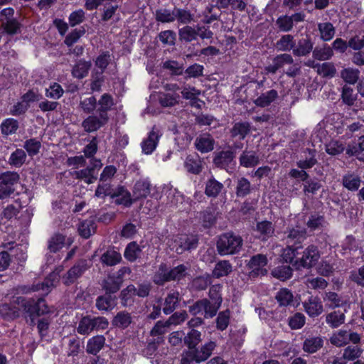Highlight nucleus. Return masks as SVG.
Returning <instances> with one entry per match:
<instances>
[{
	"label": "nucleus",
	"mask_w": 364,
	"mask_h": 364,
	"mask_svg": "<svg viewBox=\"0 0 364 364\" xmlns=\"http://www.w3.org/2000/svg\"><path fill=\"white\" fill-rule=\"evenodd\" d=\"M216 348L214 341H208L191 350H185L181 354V364H199L207 360Z\"/></svg>",
	"instance_id": "nucleus-1"
},
{
	"label": "nucleus",
	"mask_w": 364,
	"mask_h": 364,
	"mask_svg": "<svg viewBox=\"0 0 364 364\" xmlns=\"http://www.w3.org/2000/svg\"><path fill=\"white\" fill-rule=\"evenodd\" d=\"M242 245V237L232 232L220 235L216 242L217 252L220 256L237 254Z\"/></svg>",
	"instance_id": "nucleus-2"
},
{
	"label": "nucleus",
	"mask_w": 364,
	"mask_h": 364,
	"mask_svg": "<svg viewBox=\"0 0 364 364\" xmlns=\"http://www.w3.org/2000/svg\"><path fill=\"white\" fill-rule=\"evenodd\" d=\"M108 320L103 316H85L79 321L77 331L80 335H89L93 331L105 330Z\"/></svg>",
	"instance_id": "nucleus-3"
},
{
	"label": "nucleus",
	"mask_w": 364,
	"mask_h": 364,
	"mask_svg": "<svg viewBox=\"0 0 364 364\" xmlns=\"http://www.w3.org/2000/svg\"><path fill=\"white\" fill-rule=\"evenodd\" d=\"M15 303L22 308L23 311L28 314L31 316L34 314L40 316L49 312L45 301L42 299L35 301L33 299L18 296L15 299Z\"/></svg>",
	"instance_id": "nucleus-4"
},
{
	"label": "nucleus",
	"mask_w": 364,
	"mask_h": 364,
	"mask_svg": "<svg viewBox=\"0 0 364 364\" xmlns=\"http://www.w3.org/2000/svg\"><path fill=\"white\" fill-rule=\"evenodd\" d=\"M320 256L317 246L310 245L303 251L301 257L295 259L294 266L296 269H311L316 264Z\"/></svg>",
	"instance_id": "nucleus-5"
},
{
	"label": "nucleus",
	"mask_w": 364,
	"mask_h": 364,
	"mask_svg": "<svg viewBox=\"0 0 364 364\" xmlns=\"http://www.w3.org/2000/svg\"><path fill=\"white\" fill-rule=\"evenodd\" d=\"M284 235L283 240L286 245L299 250L303 247V242L307 238L306 229L299 226L288 228Z\"/></svg>",
	"instance_id": "nucleus-6"
},
{
	"label": "nucleus",
	"mask_w": 364,
	"mask_h": 364,
	"mask_svg": "<svg viewBox=\"0 0 364 364\" xmlns=\"http://www.w3.org/2000/svg\"><path fill=\"white\" fill-rule=\"evenodd\" d=\"M102 166V163L100 159H92L90 160V166L79 171L71 172V176L79 180L84 181L87 184L93 183L97 180V176L95 173V170H100Z\"/></svg>",
	"instance_id": "nucleus-7"
},
{
	"label": "nucleus",
	"mask_w": 364,
	"mask_h": 364,
	"mask_svg": "<svg viewBox=\"0 0 364 364\" xmlns=\"http://www.w3.org/2000/svg\"><path fill=\"white\" fill-rule=\"evenodd\" d=\"M305 14L303 12L294 13L291 16L282 15L277 18L275 24L280 31L289 32L294 28V23L303 22Z\"/></svg>",
	"instance_id": "nucleus-8"
},
{
	"label": "nucleus",
	"mask_w": 364,
	"mask_h": 364,
	"mask_svg": "<svg viewBox=\"0 0 364 364\" xmlns=\"http://www.w3.org/2000/svg\"><path fill=\"white\" fill-rule=\"evenodd\" d=\"M109 117L107 114H100L98 115H89L82 122V127L84 131L88 133L99 130L101 127L107 124Z\"/></svg>",
	"instance_id": "nucleus-9"
},
{
	"label": "nucleus",
	"mask_w": 364,
	"mask_h": 364,
	"mask_svg": "<svg viewBox=\"0 0 364 364\" xmlns=\"http://www.w3.org/2000/svg\"><path fill=\"white\" fill-rule=\"evenodd\" d=\"M173 247L178 254H182L185 251H191L196 249L198 244V239L194 235H179L174 241Z\"/></svg>",
	"instance_id": "nucleus-10"
},
{
	"label": "nucleus",
	"mask_w": 364,
	"mask_h": 364,
	"mask_svg": "<svg viewBox=\"0 0 364 364\" xmlns=\"http://www.w3.org/2000/svg\"><path fill=\"white\" fill-rule=\"evenodd\" d=\"M88 268L89 266L86 260L78 261L63 277V284L66 286L73 284Z\"/></svg>",
	"instance_id": "nucleus-11"
},
{
	"label": "nucleus",
	"mask_w": 364,
	"mask_h": 364,
	"mask_svg": "<svg viewBox=\"0 0 364 364\" xmlns=\"http://www.w3.org/2000/svg\"><path fill=\"white\" fill-rule=\"evenodd\" d=\"M267 257L265 255L257 254L252 256L247 263V266L252 271L250 272V277H255L260 274L264 275L267 270L263 267L267 264Z\"/></svg>",
	"instance_id": "nucleus-12"
},
{
	"label": "nucleus",
	"mask_w": 364,
	"mask_h": 364,
	"mask_svg": "<svg viewBox=\"0 0 364 364\" xmlns=\"http://www.w3.org/2000/svg\"><path fill=\"white\" fill-rule=\"evenodd\" d=\"M62 270L63 267L61 266L56 267V269L50 273L42 283L36 284L33 287V290H42L45 292L46 294H48V292H50V290L59 282V274L62 272Z\"/></svg>",
	"instance_id": "nucleus-13"
},
{
	"label": "nucleus",
	"mask_w": 364,
	"mask_h": 364,
	"mask_svg": "<svg viewBox=\"0 0 364 364\" xmlns=\"http://www.w3.org/2000/svg\"><path fill=\"white\" fill-rule=\"evenodd\" d=\"M161 133L154 126L149 133L148 137L142 141L141 144L142 152L145 154H151L156 148Z\"/></svg>",
	"instance_id": "nucleus-14"
},
{
	"label": "nucleus",
	"mask_w": 364,
	"mask_h": 364,
	"mask_svg": "<svg viewBox=\"0 0 364 364\" xmlns=\"http://www.w3.org/2000/svg\"><path fill=\"white\" fill-rule=\"evenodd\" d=\"M15 299L10 304L0 305V316L5 320H14L20 316L22 308L15 303Z\"/></svg>",
	"instance_id": "nucleus-15"
},
{
	"label": "nucleus",
	"mask_w": 364,
	"mask_h": 364,
	"mask_svg": "<svg viewBox=\"0 0 364 364\" xmlns=\"http://www.w3.org/2000/svg\"><path fill=\"white\" fill-rule=\"evenodd\" d=\"M294 63L293 57L288 53H283L276 55L272 63L265 68V70L272 74H275L277 71L284 65H291Z\"/></svg>",
	"instance_id": "nucleus-16"
},
{
	"label": "nucleus",
	"mask_w": 364,
	"mask_h": 364,
	"mask_svg": "<svg viewBox=\"0 0 364 364\" xmlns=\"http://www.w3.org/2000/svg\"><path fill=\"white\" fill-rule=\"evenodd\" d=\"M151 183L147 179H141L136 182L134 186L132 195L134 200L146 198L151 193Z\"/></svg>",
	"instance_id": "nucleus-17"
},
{
	"label": "nucleus",
	"mask_w": 364,
	"mask_h": 364,
	"mask_svg": "<svg viewBox=\"0 0 364 364\" xmlns=\"http://www.w3.org/2000/svg\"><path fill=\"white\" fill-rule=\"evenodd\" d=\"M112 198L115 199V203L123 205L126 207H130L133 203L136 202L132 196L130 192L123 186L118 187L112 195Z\"/></svg>",
	"instance_id": "nucleus-18"
},
{
	"label": "nucleus",
	"mask_w": 364,
	"mask_h": 364,
	"mask_svg": "<svg viewBox=\"0 0 364 364\" xmlns=\"http://www.w3.org/2000/svg\"><path fill=\"white\" fill-rule=\"evenodd\" d=\"M346 312V309L343 311L338 309L326 314L325 315V321L326 324L331 328H338L345 323Z\"/></svg>",
	"instance_id": "nucleus-19"
},
{
	"label": "nucleus",
	"mask_w": 364,
	"mask_h": 364,
	"mask_svg": "<svg viewBox=\"0 0 364 364\" xmlns=\"http://www.w3.org/2000/svg\"><path fill=\"white\" fill-rule=\"evenodd\" d=\"M235 157V153L231 150L221 151L215 153L214 164L220 168H226Z\"/></svg>",
	"instance_id": "nucleus-20"
},
{
	"label": "nucleus",
	"mask_w": 364,
	"mask_h": 364,
	"mask_svg": "<svg viewBox=\"0 0 364 364\" xmlns=\"http://www.w3.org/2000/svg\"><path fill=\"white\" fill-rule=\"evenodd\" d=\"M215 141L208 134H203L198 136L195 141V146L201 153L211 151L214 149Z\"/></svg>",
	"instance_id": "nucleus-21"
},
{
	"label": "nucleus",
	"mask_w": 364,
	"mask_h": 364,
	"mask_svg": "<svg viewBox=\"0 0 364 364\" xmlns=\"http://www.w3.org/2000/svg\"><path fill=\"white\" fill-rule=\"evenodd\" d=\"M152 281L159 286H163L166 282H171L170 267L166 264L161 263L154 273Z\"/></svg>",
	"instance_id": "nucleus-22"
},
{
	"label": "nucleus",
	"mask_w": 364,
	"mask_h": 364,
	"mask_svg": "<svg viewBox=\"0 0 364 364\" xmlns=\"http://www.w3.org/2000/svg\"><path fill=\"white\" fill-rule=\"evenodd\" d=\"M305 311L310 317L319 316L323 311V307L317 297H310L303 304Z\"/></svg>",
	"instance_id": "nucleus-23"
},
{
	"label": "nucleus",
	"mask_w": 364,
	"mask_h": 364,
	"mask_svg": "<svg viewBox=\"0 0 364 364\" xmlns=\"http://www.w3.org/2000/svg\"><path fill=\"white\" fill-rule=\"evenodd\" d=\"M313 46L310 37L301 38L294 46L293 55L297 57L306 56L313 50Z\"/></svg>",
	"instance_id": "nucleus-24"
},
{
	"label": "nucleus",
	"mask_w": 364,
	"mask_h": 364,
	"mask_svg": "<svg viewBox=\"0 0 364 364\" xmlns=\"http://www.w3.org/2000/svg\"><path fill=\"white\" fill-rule=\"evenodd\" d=\"M224 188V185L213 176L208 178L205 183V194L208 197L217 198Z\"/></svg>",
	"instance_id": "nucleus-25"
},
{
	"label": "nucleus",
	"mask_w": 364,
	"mask_h": 364,
	"mask_svg": "<svg viewBox=\"0 0 364 364\" xmlns=\"http://www.w3.org/2000/svg\"><path fill=\"white\" fill-rule=\"evenodd\" d=\"M240 166L245 168H252L257 166L259 163L258 154L252 150H245L241 154L240 158Z\"/></svg>",
	"instance_id": "nucleus-26"
},
{
	"label": "nucleus",
	"mask_w": 364,
	"mask_h": 364,
	"mask_svg": "<svg viewBox=\"0 0 364 364\" xmlns=\"http://www.w3.org/2000/svg\"><path fill=\"white\" fill-rule=\"evenodd\" d=\"M179 293L177 291H171L164 299L163 312L166 315L171 314L178 306L179 303Z\"/></svg>",
	"instance_id": "nucleus-27"
},
{
	"label": "nucleus",
	"mask_w": 364,
	"mask_h": 364,
	"mask_svg": "<svg viewBox=\"0 0 364 364\" xmlns=\"http://www.w3.org/2000/svg\"><path fill=\"white\" fill-rule=\"evenodd\" d=\"M346 154L349 156H355L360 161H364V135L359 137L357 143L348 146Z\"/></svg>",
	"instance_id": "nucleus-28"
},
{
	"label": "nucleus",
	"mask_w": 364,
	"mask_h": 364,
	"mask_svg": "<svg viewBox=\"0 0 364 364\" xmlns=\"http://www.w3.org/2000/svg\"><path fill=\"white\" fill-rule=\"evenodd\" d=\"M132 323L131 314L126 311H119L113 318L112 324L119 328L125 329Z\"/></svg>",
	"instance_id": "nucleus-29"
},
{
	"label": "nucleus",
	"mask_w": 364,
	"mask_h": 364,
	"mask_svg": "<svg viewBox=\"0 0 364 364\" xmlns=\"http://www.w3.org/2000/svg\"><path fill=\"white\" fill-rule=\"evenodd\" d=\"M256 231L259 233V238L264 241L274 235V227L272 222L264 220L257 223L256 226Z\"/></svg>",
	"instance_id": "nucleus-30"
},
{
	"label": "nucleus",
	"mask_w": 364,
	"mask_h": 364,
	"mask_svg": "<svg viewBox=\"0 0 364 364\" xmlns=\"http://www.w3.org/2000/svg\"><path fill=\"white\" fill-rule=\"evenodd\" d=\"M232 272V266L228 260L218 262L212 272L213 277L219 279L229 275Z\"/></svg>",
	"instance_id": "nucleus-31"
},
{
	"label": "nucleus",
	"mask_w": 364,
	"mask_h": 364,
	"mask_svg": "<svg viewBox=\"0 0 364 364\" xmlns=\"http://www.w3.org/2000/svg\"><path fill=\"white\" fill-rule=\"evenodd\" d=\"M105 338L103 336H95L90 338L87 343L86 351L92 355H97L104 347Z\"/></svg>",
	"instance_id": "nucleus-32"
},
{
	"label": "nucleus",
	"mask_w": 364,
	"mask_h": 364,
	"mask_svg": "<svg viewBox=\"0 0 364 364\" xmlns=\"http://www.w3.org/2000/svg\"><path fill=\"white\" fill-rule=\"evenodd\" d=\"M116 296L105 294L100 296L96 299L95 306L99 311H109L112 309L115 304Z\"/></svg>",
	"instance_id": "nucleus-33"
},
{
	"label": "nucleus",
	"mask_w": 364,
	"mask_h": 364,
	"mask_svg": "<svg viewBox=\"0 0 364 364\" xmlns=\"http://www.w3.org/2000/svg\"><path fill=\"white\" fill-rule=\"evenodd\" d=\"M198 33L196 27L187 25L178 30V37L182 42L191 43L198 39Z\"/></svg>",
	"instance_id": "nucleus-34"
},
{
	"label": "nucleus",
	"mask_w": 364,
	"mask_h": 364,
	"mask_svg": "<svg viewBox=\"0 0 364 364\" xmlns=\"http://www.w3.org/2000/svg\"><path fill=\"white\" fill-rule=\"evenodd\" d=\"M202 341V333L196 329H191L186 335L184 334L183 343L187 350H191Z\"/></svg>",
	"instance_id": "nucleus-35"
},
{
	"label": "nucleus",
	"mask_w": 364,
	"mask_h": 364,
	"mask_svg": "<svg viewBox=\"0 0 364 364\" xmlns=\"http://www.w3.org/2000/svg\"><path fill=\"white\" fill-rule=\"evenodd\" d=\"M91 66L90 61L80 60L73 66L72 75L74 77L82 79L87 75Z\"/></svg>",
	"instance_id": "nucleus-36"
},
{
	"label": "nucleus",
	"mask_w": 364,
	"mask_h": 364,
	"mask_svg": "<svg viewBox=\"0 0 364 364\" xmlns=\"http://www.w3.org/2000/svg\"><path fill=\"white\" fill-rule=\"evenodd\" d=\"M122 282L121 278L109 275L104 280L102 287L106 294H114L119 290Z\"/></svg>",
	"instance_id": "nucleus-37"
},
{
	"label": "nucleus",
	"mask_w": 364,
	"mask_h": 364,
	"mask_svg": "<svg viewBox=\"0 0 364 364\" xmlns=\"http://www.w3.org/2000/svg\"><path fill=\"white\" fill-rule=\"evenodd\" d=\"M194 19V14L187 9L174 8V20L177 21L179 23L187 26L191 23Z\"/></svg>",
	"instance_id": "nucleus-38"
},
{
	"label": "nucleus",
	"mask_w": 364,
	"mask_h": 364,
	"mask_svg": "<svg viewBox=\"0 0 364 364\" xmlns=\"http://www.w3.org/2000/svg\"><path fill=\"white\" fill-rule=\"evenodd\" d=\"M360 177L354 173L346 174L342 178L343 186L350 191H355L358 190L360 186Z\"/></svg>",
	"instance_id": "nucleus-39"
},
{
	"label": "nucleus",
	"mask_w": 364,
	"mask_h": 364,
	"mask_svg": "<svg viewBox=\"0 0 364 364\" xmlns=\"http://www.w3.org/2000/svg\"><path fill=\"white\" fill-rule=\"evenodd\" d=\"M278 97V92L275 90H270L264 93H262L258 97L254 103L260 107L269 106Z\"/></svg>",
	"instance_id": "nucleus-40"
},
{
	"label": "nucleus",
	"mask_w": 364,
	"mask_h": 364,
	"mask_svg": "<svg viewBox=\"0 0 364 364\" xmlns=\"http://www.w3.org/2000/svg\"><path fill=\"white\" fill-rule=\"evenodd\" d=\"M122 257L119 252L113 249H109L104 252L100 258L102 264L107 266H114L120 262Z\"/></svg>",
	"instance_id": "nucleus-41"
},
{
	"label": "nucleus",
	"mask_w": 364,
	"mask_h": 364,
	"mask_svg": "<svg viewBox=\"0 0 364 364\" xmlns=\"http://www.w3.org/2000/svg\"><path fill=\"white\" fill-rule=\"evenodd\" d=\"M250 132V124L248 122H237L230 130L232 137H238L239 139H244Z\"/></svg>",
	"instance_id": "nucleus-42"
},
{
	"label": "nucleus",
	"mask_w": 364,
	"mask_h": 364,
	"mask_svg": "<svg viewBox=\"0 0 364 364\" xmlns=\"http://www.w3.org/2000/svg\"><path fill=\"white\" fill-rule=\"evenodd\" d=\"M293 299V294L287 288L280 289L275 295V299L280 306H288L292 305Z\"/></svg>",
	"instance_id": "nucleus-43"
},
{
	"label": "nucleus",
	"mask_w": 364,
	"mask_h": 364,
	"mask_svg": "<svg viewBox=\"0 0 364 364\" xmlns=\"http://www.w3.org/2000/svg\"><path fill=\"white\" fill-rule=\"evenodd\" d=\"M96 225L93 220H85L80 223L78 232L80 236L87 239L95 232Z\"/></svg>",
	"instance_id": "nucleus-44"
},
{
	"label": "nucleus",
	"mask_w": 364,
	"mask_h": 364,
	"mask_svg": "<svg viewBox=\"0 0 364 364\" xmlns=\"http://www.w3.org/2000/svg\"><path fill=\"white\" fill-rule=\"evenodd\" d=\"M323 341L321 337L306 338L303 344V350L309 353H314L323 346Z\"/></svg>",
	"instance_id": "nucleus-45"
},
{
	"label": "nucleus",
	"mask_w": 364,
	"mask_h": 364,
	"mask_svg": "<svg viewBox=\"0 0 364 364\" xmlns=\"http://www.w3.org/2000/svg\"><path fill=\"white\" fill-rule=\"evenodd\" d=\"M295 46L294 38L291 34H285L282 36L276 43V46L279 50L290 51L294 50Z\"/></svg>",
	"instance_id": "nucleus-46"
},
{
	"label": "nucleus",
	"mask_w": 364,
	"mask_h": 364,
	"mask_svg": "<svg viewBox=\"0 0 364 364\" xmlns=\"http://www.w3.org/2000/svg\"><path fill=\"white\" fill-rule=\"evenodd\" d=\"M155 19L158 22L163 23H173L174 20V9L170 10L168 9H159L155 11Z\"/></svg>",
	"instance_id": "nucleus-47"
},
{
	"label": "nucleus",
	"mask_w": 364,
	"mask_h": 364,
	"mask_svg": "<svg viewBox=\"0 0 364 364\" xmlns=\"http://www.w3.org/2000/svg\"><path fill=\"white\" fill-rule=\"evenodd\" d=\"M318 29L320 33L321 38L325 41L331 40L336 32L333 24L329 22L318 23Z\"/></svg>",
	"instance_id": "nucleus-48"
},
{
	"label": "nucleus",
	"mask_w": 364,
	"mask_h": 364,
	"mask_svg": "<svg viewBox=\"0 0 364 364\" xmlns=\"http://www.w3.org/2000/svg\"><path fill=\"white\" fill-rule=\"evenodd\" d=\"M252 191L250 182L245 177L239 178L236 186V196L237 197H245L250 194Z\"/></svg>",
	"instance_id": "nucleus-49"
},
{
	"label": "nucleus",
	"mask_w": 364,
	"mask_h": 364,
	"mask_svg": "<svg viewBox=\"0 0 364 364\" xmlns=\"http://www.w3.org/2000/svg\"><path fill=\"white\" fill-rule=\"evenodd\" d=\"M65 244V237L61 234H55L48 240V249L50 252L55 253L62 249Z\"/></svg>",
	"instance_id": "nucleus-50"
},
{
	"label": "nucleus",
	"mask_w": 364,
	"mask_h": 364,
	"mask_svg": "<svg viewBox=\"0 0 364 364\" xmlns=\"http://www.w3.org/2000/svg\"><path fill=\"white\" fill-rule=\"evenodd\" d=\"M330 342L336 347H341L347 345L348 343V331L339 330L335 332L330 338Z\"/></svg>",
	"instance_id": "nucleus-51"
},
{
	"label": "nucleus",
	"mask_w": 364,
	"mask_h": 364,
	"mask_svg": "<svg viewBox=\"0 0 364 364\" xmlns=\"http://www.w3.org/2000/svg\"><path fill=\"white\" fill-rule=\"evenodd\" d=\"M306 151L309 153V158L299 160L296 162V165L301 169H309L312 168L316 164H317V159H316V150L306 149Z\"/></svg>",
	"instance_id": "nucleus-52"
},
{
	"label": "nucleus",
	"mask_w": 364,
	"mask_h": 364,
	"mask_svg": "<svg viewBox=\"0 0 364 364\" xmlns=\"http://www.w3.org/2000/svg\"><path fill=\"white\" fill-rule=\"evenodd\" d=\"M170 326L167 323L166 321H158L151 330L150 331V336L152 337L159 338L163 337L168 332Z\"/></svg>",
	"instance_id": "nucleus-53"
},
{
	"label": "nucleus",
	"mask_w": 364,
	"mask_h": 364,
	"mask_svg": "<svg viewBox=\"0 0 364 364\" xmlns=\"http://www.w3.org/2000/svg\"><path fill=\"white\" fill-rule=\"evenodd\" d=\"M312 52L313 57L318 60H328L333 55L332 48L326 45H324L321 48L316 47L314 50H312Z\"/></svg>",
	"instance_id": "nucleus-54"
},
{
	"label": "nucleus",
	"mask_w": 364,
	"mask_h": 364,
	"mask_svg": "<svg viewBox=\"0 0 364 364\" xmlns=\"http://www.w3.org/2000/svg\"><path fill=\"white\" fill-rule=\"evenodd\" d=\"M313 68H316L318 74L323 77H333L336 72L335 66L331 63H317L313 65Z\"/></svg>",
	"instance_id": "nucleus-55"
},
{
	"label": "nucleus",
	"mask_w": 364,
	"mask_h": 364,
	"mask_svg": "<svg viewBox=\"0 0 364 364\" xmlns=\"http://www.w3.org/2000/svg\"><path fill=\"white\" fill-rule=\"evenodd\" d=\"M272 275L282 281H285L291 277L292 269L289 265L279 266L272 271Z\"/></svg>",
	"instance_id": "nucleus-56"
},
{
	"label": "nucleus",
	"mask_w": 364,
	"mask_h": 364,
	"mask_svg": "<svg viewBox=\"0 0 364 364\" xmlns=\"http://www.w3.org/2000/svg\"><path fill=\"white\" fill-rule=\"evenodd\" d=\"M97 104L96 98L94 96H90L81 100L79 103V107L83 112L91 114L95 110Z\"/></svg>",
	"instance_id": "nucleus-57"
},
{
	"label": "nucleus",
	"mask_w": 364,
	"mask_h": 364,
	"mask_svg": "<svg viewBox=\"0 0 364 364\" xmlns=\"http://www.w3.org/2000/svg\"><path fill=\"white\" fill-rule=\"evenodd\" d=\"M363 349L358 346H348L343 350V358L346 360H355L359 358Z\"/></svg>",
	"instance_id": "nucleus-58"
},
{
	"label": "nucleus",
	"mask_w": 364,
	"mask_h": 364,
	"mask_svg": "<svg viewBox=\"0 0 364 364\" xmlns=\"http://www.w3.org/2000/svg\"><path fill=\"white\" fill-rule=\"evenodd\" d=\"M346 150L343 141L332 140L326 144V151L331 156L338 155Z\"/></svg>",
	"instance_id": "nucleus-59"
},
{
	"label": "nucleus",
	"mask_w": 364,
	"mask_h": 364,
	"mask_svg": "<svg viewBox=\"0 0 364 364\" xmlns=\"http://www.w3.org/2000/svg\"><path fill=\"white\" fill-rule=\"evenodd\" d=\"M151 289V284L150 283H141L137 287L130 284L128 290L132 291V294H134L135 296L144 298L149 295Z\"/></svg>",
	"instance_id": "nucleus-60"
},
{
	"label": "nucleus",
	"mask_w": 364,
	"mask_h": 364,
	"mask_svg": "<svg viewBox=\"0 0 364 364\" xmlns=\"http://www.w3.org/2000/svg\"><path fill=\"white\" fill-rule=\"evenodd\" d=\"M220 308L218 304H214L208 299H203V316L205 318L214 317Z\"/></svg>",
	"instance_id": "nucleus-61"
},
{
	"label": "nucleus",
	"mask_w": 364,
	"mask_h": 364,
	"mask_svg": "<svg viewBox=\"0 0 364 364\" xmlns=\"http://www.w3.org/2000/svg\"><path fill=\"white\" fill-rule=\"evenodd\" d=\"M18 128V122L16 119L9 118L5 119L1 124V133L4 135H9L16 133Z\"/></svg>",
	"instance_id": "nucleus-62"
},
{
	"label": "nucleus",
	"mask_w": 364,
	"mask_h": 364,
	"mask_svg": "<svg viewBox=\"0 0 364 364\" xmlns=\"http://www.w3.org/2000/svg\"><path fill=\"white\" fill-rule=\"evenodd\" d=\"M26 154L24 150L17 149L14 151L9 158V164L16 167H21L26 161Z\"/></svg>",
	"instance_id": "nucleus-63"
},
{
	"label": "nucleus",
	"mask_w": 364,
	"mask_h": 364,
	"mask_svg": "<svg viewBox=\"0 0 364 364\" xmlns=\"http://www.w3.org/2000/svg\"><path fill=\"white\" fill-rule=\"evenodd\" d=\"M349 279L358 286L364 287V264L350 272Z\"/></svg>",
	"instance_id": "nucleus-64"
}]
</instances>
